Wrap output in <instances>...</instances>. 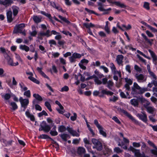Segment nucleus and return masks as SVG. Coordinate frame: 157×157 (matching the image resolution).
I'll return each mask as SVG.
<instances>
[{
    "label": "nucleus",
    "instance_id": "49",
    "mask_svg": "<svg viewBox=\"0 0 157 157\" xmlns=\"http://www.w3.org/2000/svg\"><path fill=\"white\" fill-rule=\"evenodd\" d=\"M45 16L47 17H48L49 19V20L53 24H54V21H53L52 20V17H51V15L50 14H49V13H47L46 14V15H45Z\"/></svg>",
    "mask_w": 157,
    "mask_h": 157
},
{
    "label": "nucleus",
    "instance_id": "6",
    "mask_svg": "<svg viewBox=\"0 0 157 157\" xmlns=\"http://www.w3.org/2000/svg\"><path fill=\"white\" fill-rule=\"evenodd\" d=\"M82 56L79 54L74 53L72 54V56L69 57L70 62L71 63L75 62L76 61V58H80Z\"/></svg>",
    "mask_w": 157,
    "mask_h": 157
},
{
    "label": "nucleus",
    "instance_id": "39",
    "mask_svg": "<svg viewBox=\"0 0 157 157\" xmlns=\"http://www.w3.org/2000/svg\"><path fill=\"white\" fill-rule=\"evenodd\" d=\"M45 105L47 108L50 111H52V110L51 108V105L49 102L46 101L45 103Z\"/></svg>",
    "mask_w": 157,
    "mask_h": 157
},
{
    "label": "nucleus",
    "instance_id": "5",
    "mask_svg": "<svg viewBox=\"0 0 157 157\" xmlns=\"http://www.w3.org/2000/svg\"><path fill=\"white\" fill-rule=\"evenodd\" d=\"M19 100L21 104V106L25 109H26L29 103V100L27 99H23L22 97H20Z\"/></svg>",
    "mask_w": 157,
    "mask_h": 157
},
{
    "label": "nucleus",
    "instance_id": "8",
    "mask_svg": "<svg viewBox=\"0 0 157 157\" xmlns=\"http://www.w3.org/2000/svg\"><path fill=\"white\" fill-rule=\"evenodd\" d=\"M135 77L139 82L145 81L146 79L144 76L142 74H136L135 75Z\"/></svg>",
    "mask_w": 157,
    "mask_h": 157
},
{
    "label": "nucleus",
    "instance_id": "27",
    "mask_svg": "<svg viewBox=\"0 0 157 157\" xmlns=\"http://www.w3.org/2000/svg\"><path fill=\"white\" fill-rule=\"evenodd\" d=\"M98 128L99 130V133L101 135L105 137H106V133L103 130V128L101 126Z\"/></svg>",
    "mask_w": 157,
    "mask_h": 157
},
{
    "label": "nucleus",
    "instance_id": "2",
    "mask_svg": "<svg viewBox=\"0 0 157 157\" xmlns=\"http://www.w3.org/2000/svg\"><path fill=\"white\" fill-rule=\"evenodd\" d=\"M117 110L122 113H123L125 115L128 117L130 119H131L132 121L137 123V121L135 120L133 117L127 111L125 110H124L123 109H122L121 108H117Z\"/></svg>",
    "mask_w": 157,
    "mask_h": 157
},
{
    "label": "nucleus",
    "instance_id": "59",
    "mask_svg": "<svg viewBox=\"0 0 157 157\" xmlns=\"http://www.w3.org/2000/svg\"><path fill=\"white\" fill-rule=\"evenodd\" d=\"M133 146L135 147H139L140 146V144L139 143L133 142L132 143Z\"/></svg>",
    "mask_w": 157,
    "mask_h": 157
},
{
    "label": "nucleus",
    "instance_id": "55",
    "mask_svg": "<svg viewBox=\"0 0 157 157\" xmlns=\"http://www.w3.org/2000/svg\"><path fill=\"white\" fill-rule=\"evenodd\" d=\"M114 151L117 153H120L122 152L121 150L119 147H116L114 149Z\"/></svg>",
    "mask_w": 157,
    "mask_h": 157
},
{
    "label": "nucleus",
    "instance_id": "58",
    "mask_svg": "<svg viewBox=\"0 0 157 157\" xmlns=\"http://www.w3.org/2000/svg\"><path fill=\"white\" fill-rule=\"evenodd\" d=\"M39 138L42 139H48L50 138L48 135L45 134H42L40 135L39 137Z\"/></svg>",
    "mask_w": 157,
    "mask_h": 157
},
{
    "label": "nucleus",
    "instance_id": "57",
    "mask_svg": "<svg viewBox=\"0 0 157 157\" xmlns=\"http://www.w3.org/2000/svg\"><path fill=\"white\" fill-rule=\"evenodd\" d=\"M134 69L138 72H141L142 71L141 68L136 65L134 66Z\"/></svg>",
    "mask_w": 157,
    "mask_h": 157
},
{
    "label": "nucleus",
    "instance_id": "29",
    "mask_svg": "<svg viewBox=\"0 0 157 157\" xmlns=\"http://www.w3.org/2000/svg\"><path fill=\"white\" fill-rule=\"evenodd\" d=\"M49 30H47L45 33L43 32H40V33L39 35L40 36H46L48 37L50 36L49 35Z\"/></svg>",
    "mask_w": 157,
    "mask_h": 157
},
{
    "label": "nucleus",
    "instance_id": "62",
    "mask_svg": "<svg viewBox=\"0 0 157 157\" xmlns=\"http://www.w3.org/2000/svg\"><path fill=\"white\" fill-rule=\"evenodd\" d=\"M37 33V32L36 31V30H34V31H33L32 32H30V35L33 36H35L36 35Z\"/></svg>",
    "mask_w": 157,
    "mask_h": 157
},
{
    "label": "nucleus",
    "instance_id": "25",
    "mask_svg": "<svg viewBox=\"0 0 157 157\" xmlns=\"http://www.w3.org/2000/svg\"><path fill=\"white\" fill-rule=\"evenodd\" d=\"M101 93L103 94H106L110 96L114 94L113 92L110 91H107L106 90H102Z\"/></svg>",
    "mask_w": 157,
    "mask_h": 157
},
{
    "label": "nucleus",
    "instance_id": "19",
    "mask_svg": "<svg viewBox=\"0 0 157 157\" xmlns=\"http://www.w3.org/2000/svg\"><path fill=\"white\" fill-rule=\"evenodd\" d=\"M42 124L44 126V131L45 132H48L51 128L50 126L46 124V122L45 121H43L42 122Z\"/></svg>",
    "mask_w": 157,
    "mask_h": 157
},
{
    "label": "nucleus",
    "instance_id": "18",
    "mask_svg": "<svg viewBox=\"0 0 157 157\" xmlns=\"http://www.w3.org/2000/svg\"><path fill=\"white\" fill-rule=\"evenodd\" d=\"M25 27V24L24 23L17 24L14 27V29H24Z\"/></svg>",
    "mask_w": 157,
    "mask_h": 157
},
{
    "label": "nucleus",
    "instance_id": "54",
    "mask_svg": "<svg viewBox=\"0 0 157 157\" xmlns=\"http://www.w3.org/2000/svg\"><path fill=\"white\" fill-rule=\"evenodd\" d=\"M4 99L6 100H9L11 97L10 95L9 94H6L4 96Z\"/></svg>",
    "mask_w": 157,
    "mask_h": 157
},
{
    "label": "nucleus",
    "instance_id": "40",
    "mask_svg": "<svg viewBox=\"0 0 157 157\" xmlns=\"http://www.w3.org/2000/svg\"><path fill=\"white\" fill-rule=\"evenodd\" d=\"M154 148V149H151L150 150L152 154L155 155L157 157V147H155Z\"/></svg>",
    "mask_w": 157,
    "mask_h": 157
},
{
    "label": "nucleus",
    "instance_id": "35",
    "mask_svg": "<svg viewBox=\"0 0 157 157\" xmlns=\"http://www.w3.org/2000/svg\"><path fill=\"white\" fill-rule=\"evenodd\" d=\"M66 129H67V128L63 125H61L58 128V130L60 132H64Z\"/></svg>",
    "mask_w": 157,
    "mask_h": 157
},
{
    "label": "nucleus",
    "instance_id": "26",
    "mask_svg": "<svg viewBox=\"0 0 157 157\" xmlns=\"http://www.w3.org/2000/svg\"><path fill=\"white\" fill-rule=\"evenodd\" d=\"M26 116L29 118H30V120L33 121L35 120V118L33 115H31L29 111H26L25 112Z\"/></svg>",
    "mask_w": 157,
    "mask_h": 157
},
{
    "label": "nucleus",
    "instance_id": "60",
    "mask_svg": "<svg viewBox=\"0 0 157 157\" xmlns=\"http://www.w3.org/2000/svg\"><path fill=\"white\" fill-rule=\"evenodd\" d=\"M35 109L36 110H38L41 111L42 110V108L39 105L36 104L35 105Z\"/></svg>",
    "mask_w": 157,
    "mask_h": 157
},
{
    "label": "nucleus",
    "instance_id": "1",
    "mask_svg": "<svg viewBox=\"0 0 157 157\" xmlns=\"http://www.w3.org/2000/svg\"><path fill=\"white\" fill-rule=\"evenodd\" d=\"M92 142L94 145V148H95L98 151H101L102 149V146L101 143L98 140L93 138L92 139Z\"/></svg>",
    "mask_w": 157,
    "mask_h": 157
},
{
    "label": "nucleus",
    "instance_id": "44",
    "mask_svg": "<svg viewBox=\"0 0 157 157\" xmlns=\"http://www.w3.org/2000/svg\"><path fill=\"white\" fill-rule=\"evenodd\" d=\"M24 95L28 98H30L31 96L30 92L29 90H28L24 93Z\"/></svg>",
    "mask_w": 157,
    "mask_h": 157
},
{
    "label": "nucleus",
    "instance_id": "7",
    "mask_svg": "<svg viewBox=\"0 0 157 157\" xmlns=\"http://www.w3.org/2000/svg\"><path fill=\"white\" fill-rule=\"evenodd\" d=\"M5 58L8 61V64L11 66H16L18 65V62H16V63H13L12 59L8 55H6V56L5 55Z\"/></svg>",
    "mask_w": 157,
    "mask_h": 157
},
{
    "label": "nucleus",
    "instance_id": "45",
    "mask_svg": "<svg viewBox=\"0 0 157 157\" xmlns=\"http://www.w3.org/2000/svg\"><path fill=\"white\" fill-rule=\"evenodd\" d=\"M149 5V3L145 2L144 3L143 6L147 10H149L150 9Z\"/></svg>",
    "mask_w": 157,
    "mask_h": 157
},
{
    "label": "nucleus",
    "instance_id": "56",
    "mask_svg": "<svg viewBox=\"0 0 157 157\" xmlns=\"http://www.w3.org/2000/svg\"><path fill=\"white\" fill-rule=\"evenodd\" d=\"M147 143L150 146L152 147L153 148L156 147L155 144L150 140H148L147 141Z\"/></svg>",
    "mask_w": 157,
    "mask_h": 157
},
{
    "label": "nucleus",
    "instance_id": "11",
    "mask_svg": "<svg viewBox=\"0 0 157 157\" xmlns=\"http://www.w3.org/2000/svg\"><path fill=\"white\" fill-rule=\"evenodd\" d=\"M83 25L86 29H90V28H94L95 29L99 28L97 26L95 25H94L91 23H85L83 24Z\"/></svg>",
    "mask_w": 157,
    "mask_h": 157
},
{
    "label": "nucleus",
    "instance_id": "31",
    "mask_svg": "<svg viewBox=\"0 0 157 157\" xmlns=\"http://www.w3.org/2000/svg\"><path fill=\"white\" fill-rule=\"evenodd\" d=\"M33 19L36 23H38L41 22V19L36 16H34Z\"/></svg>",
    "mask_w": 157,
    "mask_h": 157
},
{
    "label": "nucleus",
    "instance_id": "16",
    "mask_svg": "<svg viewBox=\"0 0 157 157\" xmlns=\"http://www.w3.org/2000/svg\"><path fill=\"white\" fill-rule=\"evenodd\" d=\"M2 141L3 143L4 144V146L6 147L9 145H12V143L13 142V141L12 140L7 141L6 140L4 139H2L1 140V141Z\"/></svg>",
    "mask_w": 157,
    "mask_h": 157
},
{
    "label": "nucleus",
    "instance_id": "30",
    "mask_svg": "<svg viewBox=\"0 0 157 157\" xmlns=\"http://www.w3.org/2000/svg\"><path fill=\"white\" fill-rule=\"evenodd\" d=\"M130 102L132 105L134 106H137L138 105V102L136 99H131L130 101Z\"/></svg>",
    "mask_w": 157,
    "mask_h": 157
},
{
    "label": "nucleus",
    "instance_id": "37",
    "mask_svg": "<svg viewBox=\"0 0 157 157\" xmlns=\"http://www.w3.org/2000/svg\"><path fill=\"white\" fill-rule=\"evenodd\" d=\"M33 96L36 99L41 101L42 100V98L41 96L39 95L38 94H33Z\"/></svg>",
    "mask_w": 157,
    "mask_h": 157
},
{
    "label": "nucleus",
    "instance_id": "3",
    "mask_svg": "<svg viewBox=\"0 0 157 157\" xmlns=\"http://www.w3.org/2000/svg\"><path fill=\"white\" fill-rule=\"evenodd\" d=\"M6 17L7 21L9 23H11L13 20L14 18L13 17L12 12L11 10H6Z\"/></svg>",
    "mask_w": 157,
    "mask_h": 157
},
{
    "label": "nucleus",
    "instance_id": "22",
    "mask_svg": "<svg viewBox=\"0 0 157 157\" xmlns=\"http://www.w3.org/2000/svg\"><path fill=\"white\" fill-rule=\"evenodd\" d=\"M148 51L150 53L151 56L153 58V62H155V61H156L157 60V57L155 54L151 50H149Z\"/></svg>",
    "mask_w": 157,
    "mask_h": 157
},
{
    "label": "nucleus",
    "instance_id": "15",
    "mask_svg": "<svg viewBox=\"0 0 157 157\" xmlns=\"http://www.w3.org/2000/svg\"><path fill=\"white\" fill-rule=\"evenodd\" d=\"M12 9L13 16H16L18 13L19 10V7L15 6H13L12 7Z\"/></svg>",
    "mask_w": 157,
    "mask_h": 157
},
{
    "label": "nucleus",
    "instance_id": "33",
    "mask_svg": "<svg viewBox=\"0 0 157 157\" xmlns=\"http://www.w3.org/2000/svg\"><path fill=\"white\" fill-rule=\"evenodd\" d=\"M94 81L97 84L100 85L102 84V82L98 79V77L97 76L95 75L94 76Z\"/></svg>",
    "mask_w": 157,
    "mask_h": 157
},
{
    "label": "nucleus",
    "instance_id": "50",
    "mask_svg": "<svg viewBox=\"0 0 157 157\" xmlns=\"http://www.w3.org/2000/svg\"><path fill=\"white\" fill-rule=\"evenodd\" d=\"M85 10L86 11H87L89 13H94V14H96L97 15H98V13H95L94 11L89 10L88 9H87V8H85Z\"/></svg>",
    "mask_w": 157,
    "mask_h": 157
},
{
    "label": "nucleus",
    "instance_id": "52",
    "mask_svg": "<svg viewBox=\"0 0 157 157\" xmlns=\"http://www.w3.org/2000/svg\"><path fill=\"white\" fill-rule=\"evenodd\" d=\"M73 116H71V121H74L76 120L77 118V114L76 113H73Z\"/></svg>",
    "mask_w": 157,
    "mask_h": 157
},
{
    "label": "nucleus",
    "instance_id": "64",
    "mask_svg": "<svg viewBox=\"0 0 157 157\" xmlns=\"http://www.w3.org/2000/svg\"><path fill=\"white\" fill-rule=\"evenodd\" d=\"M55 8L56 9H57V10H59V11H61V12H62L63 13L64 12V11L58 5H57L56 6V7Z\"/></svg>",
    "mask_w": 157,
    "mask_h": 157
},
{
    "label": "nucleus",
    "instance_id": "4",
    "mask_svg": "<svg viewBox=\"0 0 157 157\" xmlns=\"http://www.w3.org/2000/svg\"><path fill=\"white\" fill-rule=\"evenodd\" d=\"M128 150L132 151L134 153L135 157H142V154L140 152L139 150L136 149L132 146H130Z\"/></svg>",
    "mask_w": 157,
    "mask_h": 157
},
{
    "label": "nucleus",
    "instance_id": "47",
    "mask_svg": "<svg viewBox=\"0 0 157 157\" xmlns=\"http://www.w3.org/2000/svg\"><path fill=\"white\" fill-rule=\"evenodd\" d=\"M108 84L107 87H108L110 89H111V87L113 85V82L111 81H108L107 82Z\"/></svg>",
    "mask_w": 157,
    "mask_h": 157
},
{
    "label": "nucleus",
    "instance_id": "17",
    "mask_svg": "<svg viewBox=\"0 0 157 157\" xmlns=\"http://www.w3.org/2000/svg\"><path fill=\"white\" fill-rule=\"evenodd\" d=\"M142 36L145 40V41L148 43L150 45H151L152 44V42L153 41V39L150 40L148 39L147 36L144 33H142L141 34Z\"/></svg>",
    "mask_w": 157,
    "mask_h": 157
},
{
    "label": "nucleus",
    "instance_id": "32",
    "mask_svg": "<svg viewBox=\"0 0 157 157\" xmlns=\"http://www.w3.org/2000/svg\"><path fill=\"white\" fill-rule=\"evenodd\" d=\"M10 105L12 107L11 109L13 110H15L18 108L17 106V105L14 102H11L10 103Z\"/></svg>",
    "mask_w": 157,
    "mask_h": 157
},
{
    "label": "nucleus",
    "instance_id": "9",
    "mask_svg": "<svg viewBox=\"0 0 157 157\" xmlns=\"http://www.w3.org/2000/svg\"><path fill=\"white\" fill-rule=\"evenodd\" d=\"M136 116L144 122H146L147 121V115L144 112H142V114L138 113Z\"/></svg>",
    "mask_w": 157,
    "mask_h": 157
},
{
    "label": "nucleus",
    "instance_id": "28",
    "mask_svg": "<svg viewBox=\"0 0 157 157\" xmlns=\"http://www.w3.org/2000/svg\"><path fill=\"white\" fill-rule=\"evenodd\" d=\"M20 49L25 50L26 52H28L29 50V47L25 45H21L20 46Z\"/></svg>",
    "mask_w": 157,
    "mask_h": 157
},
{
    "label": "nucleus",
    "instance_id": "10",
    "mask_svg": "<svg viewBox=\"0 0 157 157\" xmlns=\"http://www.w3.org/2000/svg\"><path fill=\"white\" fill-rule=\"evenodd\" d=\"M67 130L73 136L78 137L79 136V134L76 131L74 130L71 128L68 127L67 128Z\"/></svg>",
    "mask_w": 157,
    "mask_h": 157
},
{
    "label": "nucleus",
    "instance_id": "14",
    "mask_svg": "<svg viewBox=\"0 0 157 157\" xmlns=\"http://www.w3.org/2000/svg\"><path fill=\"white\" fill-rule=\"evenodd\" d=\"M144 105L147 109V112L153 114L155 110V109L153 107L147 106L145 104H144Z\"/></svg>",
    "mask_w": 157,
    "mask_h": 157
},
{
    "label": "nucleus",
    "instance_id": "36",
    "mask_svg": "<svg viewBox=\"0 0 157 157\" xmlns=\"http://www.w3.org/2000/svg\"><path fill=\"white\" fill-rule=\"evenodd\" d=\"M61 19L62 21H63L64 22H65L66 23L69 24L70 23V21H68L66 18L65 17H63L61 15H59L58 16Z\"/></svg>",
    "mask_w": 157,
    "mask_h": 157
},
{
    "label": "nucleus",
    "instance_id": "20",
    "mask_svg": "<svg viewBox=\"0 0 157 157\" xmlns=\"http://www.w3.org/2000/svg\"><path fill=\"white\" fill-rule=\"evenodd\" d=\"M132 90L133 91L135 92L136 90H140L141 89V87H140L136 82L133 83V86L132 87Z\"/></svg>",
    "mask_w": 157,
    "mask_h": 157
},
{
    "label": "nucleus",
    "instance_id": "51",
    "mask_svg": "<svg viewBox=\"0 0 157 157\" xmlns=\"http://www.w3.org/2000/svg\"><path fill=\"white\" fill-rule=\"evenodd\" d=\"M50 133L51 135L53 136H56L58 135V132L55 130H51L50 132Z\"/></svg>",
    "mask_w": 157,
    "mask_h": 157
},
{
    "label": "nucleus",
    "instance_id": "53",
    "mask_svg": "<svg viewBox=\"0 0 157 157\" xmlns=\"http://www.w3.org/2000/svg\"><path fill=\"white\" fill-rule=\"evenodd\" d=\"M69 88L67 86H64L60 90L61 92L63 91H67L69 90Z\"/></svg>",
    "mask_w": 157,
    "mask_h": 157
},
{
    "label": "nucleus",
    "instance_id": "43",
    "mask_svg": "<svg viewBox=\"0 0 157 157\" xmlns=\"http://www.w3.org/2000/svg\"><path fill=\"white\" fill-rule=\"evenodd\" d=\"M125 80L126 82V83L128 84L129 85H131L132 84V81L130 78H125Z\"/></svg>",
    "mask_w": 157,
    "mask_h": 157
},
{
    "label": "nucleus",
    "instance_id": "42",
    "mask_svg": "<svg viewBox=\"0 0 157 157\" xmlns=\"http://www.w3.org/2000/svg\"><path fill=\"white\" fill-rule=\"evenodd\" d=\"M43 115L45 116H48L47 113L44 110H43L41 112L38 113V116L39 117H40Z\"/></svg>",
    "mask_w": 157,
    "mask_h": 157
},
{
    "label": "nucleus",
    "instance_id": "34",
    "mask_svg": "<svg viewBox=\"0 0 157 157\" xmlns=\"http://www.w3.org/2000/svg\"><path fill=\"white\" fill-rule=\"evenodd\" d=\"M60 136L62 139L64 141H67V138L69 137L68 135L67 134H63L60 135Z\"/></svg>",
    "mask_w": 157,
    "mask_h": 157
},
{
    "label": "nucleus",
    "instance_id": "63",
    "mask_svg": "<svg viewBox=\"0 0 157 157\" xmlns=\"http://www.w3.org/2000/svg\"><path fill=\"white\" fill-rule=\"evenodd\" d=\"M131 67L129 65H127L125 67L126 70L128 71L129 73H131V71L130 70Z\"/></svg>",
    "mask_w": 157,
    "mask_h": 157
},
{
    "label": "nucleus",
    "instance_id": "12",
    "mask_svg": "<svg viewBox=\"0 0 157 157\" xmlns=\"http://www.w3.org/2000/svg\"><path fill=\"white\" fill-rule=\"evenodd\" d=\"M124 58V56L122 55H118L116 58V60L117 62V63L120 65H121L122 66L123 61L122 60Z\"/></svg>",
    "mask_w": 157,
    "mask_h": 157
},
{
    "label": "nucleus",
    "instance_id": "24",
    "mask_svg": "<svg viewBox=\"0 0 157 157\" xmlns=\"http://www.w3.org/2000/svg\"><path fill=\"white\" fill-rule=\"evenodd\" d=\"M116 5L120 7L124 8H126V6L124 3H121L119 2H113Z\"/></svg>",
    "mask_w": 157,
    "mask_h": 157
},
{
    "label": "nucleus",
    "instance_id": "21",
    "mask_svg": "<svg viewBox=\"0 0 157 157\" xmlns=\"http://www.w3.org/2000/svg\"><path fill=\"white\" fill-rule=\"evenodd\" d=\"M85 150L84 148L82 147H79L77 150V153L79 155H81L85 153Z\"/></svg>",
    "mask_w": 157,
    "mask_h": 157
},
{
    "label": "nucleus",
    "instance_id": "13",
    "mask_svg": "<svg viewBox=\"0 0 157 157\" xmlns=\"http://www.w3.org/2000/svg\"><path fill=\"white\" fill-rule=\"evenodd\" d=\"M13 3V0H4V1H1L0 2V3L1 4L6 6H9Z\"/></svg>",
    "mask_w": 157,
    "mask_h": 157
},
{
    "label": "nucleus",
    "instance_id": "38",
    "mask_svg": "<svg viewBox=\"0 0 157 157\" xmlns=\"http://www.w3.org/2000/svg\"><path fill=\"white\" fill-rule=\"evenodd\" d=\"M28 78L30 79L32 81H33V82L37 84H39V82L38 80H37L36 79L32 77V76H29L28 77Z\"/></svg>",
    "mask_w": 157,
    "mask_h": 157
},
{
    "label": "nucleus",
    "instance_id": "41",
    "mask_svg": "<svg viewBox=\"0 0 157 157\" xmlns=\"http://www.w3.org/2000/svg\"><path fill=\"white\" fill-rule=\"evenodd\" d=\"M0 51L4 55V56H5V55L6 56V55H8L7 53H8L7 52H8V51H6V49L3 48V47H1L0 48Z\"/></svg>",
    "mask_w": 157,
    "mask_h": 157
},
{
    "label": "nucleus",
    "instance_id": "61",
    "mask_svg": "<svg viewBox=\"0 0 157 157\" xmlns=\"http://www.w3.org/2000/svg\"><path fill=\"white\" fill-rule=\"evenodd\" d=\"M4 70L2 68H0V77H4L5 76V74H3Z\"/></svg>",
    "mask_w": 157,
    "mask_h": 157
},
{
    "label": "nucleus",
    "instance_id": "48",
    "mask_svg": "<svg viewBox=\"0 0 157 157\" xmlns=\"http://www.w3.org/2000/svg\"><path fill=\"white\" fill-rule=\"evenodd\" d=\"M147 88H141V89L139 90L140 93L143 94L145 92L147 91Z\"/></svg>",
    "mask_w": 157,
    "mask_h": 157
},
{
    "label": "nucleus",
    "instance_id": "23",
    "mask_svg": "<svg viewBox=\"0 0 157 157\" xmlns=\"http://www.w3.org/2000/svg\"><path fill=\"white\" fill-rule=\"evenodd\" d=\"M116 5L120 7L124 8H126V6L124 3H121L119 2H113Z\"/></svg>",
    "mask_w": 157,
    "mask_h": 157
},
{
    "label": "nucleus",
    "instance_id": "46",
    "mask_svg": "<svg viewBox=\"0 0 157 157\" xmlns=\"http://www.w3.org/2000/svg\"><path fill=\"white\" fill-rule=\"evenodd\" d=\"M112 119L115 122H116L117 123L119 124H121V122L119 121V120L118 119L117 117H116V116H114L112 118Z\"/></svg>",
    "mask_w": 157,
    "mask_h": 157
}]
</instances>
